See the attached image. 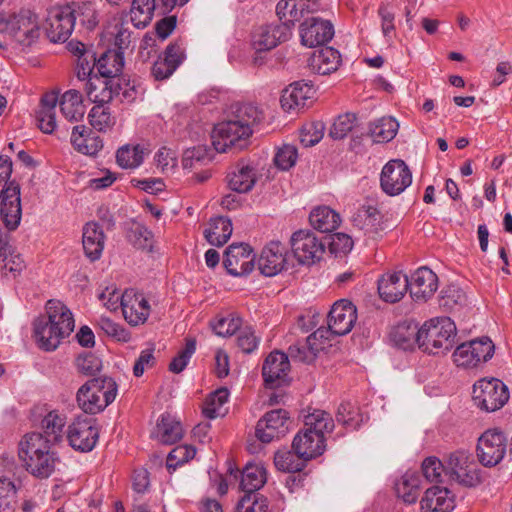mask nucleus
<instances>
[{
    "label": "nucleus",
    "instance_id": "62",
    "mask_svg": "<svg viewBox=\"0 0 512 512\" xmlns=\"http://www.w3.org/2000/svg\"><path fill=\"white\" fill-rule=\"evenodd\" d=\"M325 126L322 122H312L304 125L300 131V141L305 147H311L321 141Z\"/></svg>",
    "mask_w": 512,
    "mask_h": 512
},
{
    "label": "nucleus",
    "instance_id": "36",
    "mask_svg": "<svg viewBox=\"0 0 512 512\" xmlns=\"http://www.w3.org/2000/svg\"><path fill=\"white\" fill-rule=\"evenodd\" d=\"M58 95L54 92L45 94L36 113L39 128L44 133H52L56 129V106Z\"/></svg>",
    "mask_w": 512,
    "mask_h": 512
},
{
    "label": "nucleus",
    "instance_id": "28",
    "mask_svg": "<svg viewBox=\"0 0 512 512\" xmlns=\"http://www.w3.org/2000/svg\"><path fill=\"white\" fill-rule=\"evenodd\" d=\"M46 316L49 323L56 330L61 329L63 335L68 337L74 330L75 321L69 308L59 300H49L46 303Z\"/></svg>",
    "mask_w": 512,
    "mask_h": 512
},
{
    "label": "nucleus",
    "instance_id": "52",
    "mask_svg": "<svg viewBox=\"0 0 512 512\" xmlns=\"http://www.w3.org/2000/svg\"><path fill=\"white\" fill-rule=\"evenodd\" d=\"M304 460L295 451L279 450L274 456V464L276 468L283 472H298L304 467Z\"/></svg>",
    "mask_w": 512,
    "mask_h": 512
},
{
    "label": "nucleus",
    "instance_id": "21",
    "mask_svg": "<svg viewBox=\"0 0 512 512\" xmlns=\"http://www.w3.org/2000/svg\"><path fill=\"white\" fill-rule=\"evenodd\" d=\"M287 251L285 246L279 241H271L262 250L258 260L260 272L268 277L280 273L287 262Z\"/></svg>",
    "mask_w": 512,
    "mask_h": 512
},
{
    "label": "nucleus",
    "instance_id": "24",
    "mask_svg": "<svg viewBox=\"0 0 512 512\" xmlns=\"http://www.w3.org/2000/svg\"><path fill=\"white\" fill-rule=\"evenodd\" d=\"M422 512H452L455 508L454 495L445 487L428 488L420 501Z\"/></svg>",
    "mask_w": 512,
    "mask_h": 512
},
{
    "label": "nucleus",
    "instance_id": "50",
    "mask_svg": "<svg viewBox=\"0 0 512 512\" xmlns=\"http://www.w3.org/2000/svg\"><path fill=\"white\" fill-rule=\"evenodd\" d=\"M144 159V150L140 145H125L118 149L116 160L124 169H134L141 165Z\"/></svg>",
    "mask_w": 512,
    "mask_h": 512
},
{
    "label": "nucleus",
    "instance_id": "57",
    "mask_svg": "<svg viewBox=\"0 0 512 512\" xmlns=\"http://www.w3.org/2000/svg\"><path fill=\"white\" fill-rule=\"evenodd\" d=\"M267 510V499L256 493H245L236 508V512H267Z\"/></svg>",
    "mask_w": 512,
    "mask_h": 512
},
{
    "label": "nucleus",
    "instance_id": "49",
    "mask_svg": "<svg viewBox=\"0 0 512 512\" xmlns=\"http://www.w3.org/2000/svg\"><path fill=\"white\" fill-rule=\"evenodd\" d=\"M467 302L465 292L457 285L444 287L439 296V306L447 311L457 310Z\"/></svg>",
    "mask_w": 512,
    "mask_h": 512
},
{
    "label": "nucleus",
    "instance_id": "19",
    "mask_svg": "<svg viewBox=\"0 0 512 512\" xmlns=\"http://www.w3.org/2000/svg\"><path fill=\"white\" fill-rule=\"evenodd\" d=\"M292 35L288 26L269 24L258 27L252 35V46L257 52L269 51L287 41Z\"/></svg>",
    "mask_w": 512,
    "mask_h": 512
},
{
    "label": "nucleus",
    "instance_id": "10",
    "mask_svg": "<svg viewBox=\"0 0 512 512\" xmlns=\"http://www.w3.org/2000/svg\"><path fill=\"white\" fill-rule=\"evenodd\" d=\"M412 183V173L401 159L387 162L381 171L380 186L389 196L401 194Z\"/></svg>",
    "mask_w": 512,
    "mask_h": 512
},
{
    "label": "nucleus",
    "instance_id": "27",
    "mask_svg": "<svg viewBox=\"0 0 512 512\" xmlns=\"http://www.w3.org/2000/svg\"><path fill=\"white\" fill-rule=\"evenodd\" d=\"M353 226L364 234L374 237L384 229L383 217L380 211L372 205H362L352 216Z\"/></svg>",
    "mask_w": 512,
    "mask_h": 512
},
{
    "label": "nucleus",
    "instance_id": "14",
    "mask_svg": "<svg viewBox=\"0 0 512 512\" xmlns=\"http://www.w3.org/2000/svg\"><path fill=\"white\" fill-rule=\"evenodd\" d=\"M255 255L248 244H231L225 251L223 264L233 276H245L254 269Z\"/></svg>",
    "mask_w": 512,
    "mask_h": 512
},
{
    "label": "nucleus",
    "instance_id": "43",
    "mask_svg": "<svg viewBox=\"0 0 512 512\" xmlns=\"http://www.w3.org/2000/svg\"><path fill=\"white\" fill-rule=\"evenodd\" d=\"M421 490V478L416 472H406L396 483V493L405 503H415Z\"/></svg>",
    "mask_w": 512,
    "mask_h": 512
},
{
    "label": "nucleus",
    "instance_id": "64",
    "mask_svg": "<svg viewBox=\"0 0 512 512\" xmlns=\"http://www.w3.org/2000/svg\"><path fill=\"white\" fill-rule=\"evenodd\" d=\"M75 365L80 373L91 376L100 371L102 362L95 354L85 352L76 358Z\"/></svg>",
    "mask_w": 512,
    "mask_h": 512
},
{
    "label": "nucleus",
    "instance_id": "58",
    "mask_svg": "<svg viewBox=\"0 0 512 512\" xmlns=\"http://www.w3.org/2000/svg\"><path fill=\"white\" fill-rule=\"evenodd\" d=\"M422 473L427 481L440 483L443 475L445 476V463H442L437 457H427L422 462Z\"/></svg>",
    "mask_w": 512,
    "mask_h": 512
},
{
    "label": "nucleus",
    "instance_id": "16",
    "mask_svg": "<svg viewBox=\"0 0 512 512\" xmlns=\"http://www.w3.org/2000/svg\"><path fill=\"white\" fill-rule=\"evenodd\" d=\"M299 30L302 45L309 48L322 46L334 36L333 25L316 17L306 19L301 23Z\"/></svg>",
    "mask_w": 512,
    "mask_h": 512
},
{
    "label": "nucleus",
    "instance_id": "32",
    "mask_svg": "<svg viewBox=\"0 0 512 512\" xmlns=\"http://www.w3.org/2000/svg\"><path fill=\"white\" fill-rule=\"evenodd\" d=\"M71 144L78 152L96 155L103 147L101 138L85 125H77L71 133Z\"/></svg>",
    "mask_w": 512,
    "mask_h": 512
},
{
    "label": "nucleus",
    "instance_id": "6",
    "mask_svg": "<svg viewBox=\"0 0 512 512\" xmlns=\"http://www.w3.org/2000/svg\"><path fill=\"white\" fill-rule=\"evenodd\" d=\"M481 470L473 455L465 450L451 453L445 460V476L465 487H476L482 481Z\"/></svg>",
    "mask_w": 512,
    "mask_h": 512
},
{
    "label": "nucleus",
    "instance_id": "30",
    "mask_svg": "<svg viewBox=\"0 0 512 512\" xmlns=\"http://www.w3.org/2000/svg\"><path fill=\"white\" fill-rule=\"evenodd\" d=\"M184 59V50L178 44L167 46L164 57L159 58L152 66V75L156 80L170 77Z\"/></svg>",
    "mask_w": 512,
    "mask_h": 512
},
{
    "label": "nucleus",
    "instance_id": "53",
    "mask_svg": "<svg viewBox=\"0 0 512 512\" xmlns=\"http://www.w3.org/2000/svg\"><path fill=\"white\" fill-rule=\"evenodd\" d=\"M276 14L281 22L280 25L288 26L289 32H292L295 22L301 17L296 0H280L276 5Z\"/></svg>",
    "mask_w": 512,
    "mask_h": 512
},
{
    "label": "nucleus",
    "instance_id": "40",
    "mask_svg": "<svg viewBox=\"0 0 512 512\" xmlns=\"http://www.w3.org/2000/svg\"><path fill=\"white\" fill-rule=\"evenodd\" d=\"M124 66L123 52L107 50L96 62V67L104 79H118Z\"/></svg>",
    "mask_w": 512,
    "mask_h": 512
},
{
    "label": "nucleus",
    "instance_id": "9",
    "mask_svg": "<svg viewBox=\"0 0 512 512\" xmlns=\"http://www.w3.org/2000/svg\"><path fill=\"white\" fill-rule=\"evenodd\" d=\"M507 450V437L498 428L488 429L478 438L477 457L485 467L499 464Z\"/></svg>",
    "mask_w": 512,
    "mask_h": 512
},
{
    "label": "nucleus",
    "instance_id": "60",
    "mask_svg": "<svg viewBox=\"0 0 512 512\" xmlns=\"http://www.w3.org/2000/svg\"><path fill=\"white\" fill-rule=\"evenodd\" d=\"M210 160L211 157L207 148L205 146H197L187 149L184 152L182 158V166L184 169H193L196 168L197 165L204 164Z\"/></svg>",
    "mask_w": 512,
    "mask_h": 512
},
{
    "label": "nucleus",
    "instance_id": "42",
    "mask_svg": "<svg viewBox=\"0 0 512 512\" xmlns=\"http://www.w3.org/2000/svg\"><path fill=\"white\" fill-rule=\"evenodd\" d=\"M266 480V470L262 464L248 463L242 471L240 487L245 493H255Z\"/></svg>",
    "mask_w": 512,
    "mask_h": 512
},
{
    "label": "nucleus",
    "instance_id": "18",
    "mask_svg": "<svg viewBox=\"0 0 512 512\" xmlns=\"http://www.w3.org/2000/svg\"><path fill=\"white\" fill-rule=\"evenodd\" d=\"M289 371L288 355L280 351H273L263 363L262 376L266 386L276 388L286 381Z\"/></svg>",
    "mask_w": 512,
    "mask_h": 512
},
{
    "label": "nucleus",
    "instance_id": "63",
    "mask_svg": "<svg viewBox=\"0 0 512 512\" xmlns=\"http://www.w3.org/2000/svg\"><path fill=\"white\" fill-rule=\"evenodd\" d=\"M356 117L352 113L338 116L333 122L329 135L333 139H343L354 127Z\"/></svg>",
    "mask_w": 512,
    "mask_h": 512
},
{
    "label": "nucleus",
    "instance_id": "11",
    "mask_svg": "<svg viewBox=\"0 0 512 512\" xmlns=\"http://www.w3.org/2000/svg\"><path fill=\"white\" fill-rule=\"evenodd\" d=\"M292 252L301 264L311 265L319 261L325 251V246L316 235L307 230H299L290 239Z\"/></svg>",
    "mask_w": 512,
    "mask_h": 512
},
{
    "label": "nucleus",
    "instance_id": "7",
    "mask_svg": "<svg viewBox=\"0 0 512 512\" xmlns=\"http://www.w3.org/2000/svg\"><path fill=\"white\" fill-rule=\"evenodd\" d=\"M473 399L482 410L494 412L508 401V388L499 379H481L474 384Z\"/></svg>",
    "mask_w": 512,
    "mask_h": 512
},
{
    "label": "nucleus",
    "instance_id": "55",
    "mask_svg": "<svg viewBox=\"0 0 512 512\" xmlns=\"http://www.w3.org/2000/svg\"><path fill=\"white\" fill-rule=\"evenodd\" d=\"M114 97L119 98L121 102L132 103L141 94V87L135 81L123 78L113 79Z\"/></svg>",
    "mask_w": 512,
    "mask_h": 512
},
{
    "label": "nucleus",
    "instance_id": "23",
    "mask_svg": "<svg viewBox=\"0 0 512 512\" xmlns=\"http://www.w3.org/2000/svg\"><path fill=\"white\" fill-rule=\"evenodd\" d=\"M293 450L304 460L320 456L325 451V438L315 431L302 429L297 433L292 443Z\"/></svg>",
    "mask_w": 512,
    "mask_h": 512
},
{
    "label": "nucleus",
    "instance_id": "56",
    "mask_svg": "<svg viewBox=\"0 0 512 512\" xmlns=\"http://www.w3.org/2000/svg\"><path fill=\"white\" fill-rule=\"evenodd\" d=\"M233 118L237 123L247 125L249 130H252L253 126L261 121L262 112L252 104H243L236 108Z\"/></svg>",
    "mask_w": 512,
    "mask_h": 512
},
{
    "label": "nucleus",
    "instance_id": "59",
    "mask_svg": "<svg viewBox=\"0 0 512 512\" xmlns=\"http://www.w3.org/2000/svg\"><path fill=\"white\" fill-rule=\"evenodd\" d=\"M337 421L347 428L357 429L362 421L358 408L353 404L342 403L337 411Z\"/></svg>",
    "mask_w": 512,
    "mask_h": 512
},
{
    "label": "nucleus",
    "instance_id": "54",
    "mask_svg": "<svg viewBox=\"0 0 512 512\" xmlns=\"http://www.w3.org/2000/svg\"><path fill=\"white\" fill-rule=\"evenodd\" d=\"M24 268V260L9 245L0 247V270L7 274L20 272Z\"/></svg>",
    "mask_w": 512,
    "mask_h": 512
},
{
    "label": "nucleus",
    "instance_id": "41",
    "mask_svg": "<svg viewBox=\"0 0 512 512\" xmlns=\"http://www.w3.org/2000/svg\"><path fill=\"white\" fill-rule=\"evenodd\" d=\"M233 228L230 219L217 217L210 220L208 228L204 230V237L212 246H222L231 237Z\"/></svg>",
    "mask_w": 512,
    "mask_h": 512
},
{
    "label": "nucleus",
    "instance_id": "4",
    "mask_svg": "<svg viewBox=\"0 0 512 512\" xmlns=\"http://www.w3.org/2000/svg\"><path fill=\"white\" fill-rule=\"evenodd\" d=\"M0 32L9 35L22 46H30L40 35L38 17L30 10L0 17Z\"/></svg>",
    "mask_w": 512,
    "mask_h": 512
},
{
    "label": "nucleus",
    "instance_id": "48",
    "mask_svg": "<svg viewBox=\"0 0 512 512\" xmlns=\"http://www.w3.org/2000/svg\"><path fill=\"white\" fill-rule=\"evenodd\" d=\"M66 415L57 410L50 411L42 419L41 426L44 430L43 435L51 439L52 444L59 441L62 437L63 428L66 425Z\"/></svg>",
    "mask_w": 512,
    "mask_h": 512
},
{
    "label": "nucleus",
    "instance_id": "45",
    "mask_svg": "<svg viewBox=\"0 0 512 512\" xmlns=\"http://www.w3.org/2000/svg\"><path fill=\"white\" fill-rule=\"evenodd\" d=\"M229 391L219 388L211 393L205 400L202 408L203 415L208 419H215L226 413L224 405L228 402Z\"/></svg>",
    "mask_w": 512,
    "mask_h": 512
},
{
    "label": "nucleus",
    "instance_id": "3",
    "mask_svg": "<svg viewBox=\"0 0 512 512\" xmlns=\"http://www.w3.org/2000/svg\"><path fill=\"white\" fill-rule=\"evenodd\" d=\"M117 395V384L110 377L93 378L77 391L79 408L87 414H97L111 404Z\"/></svg>",
    "mask_w": 512,
    "mask_h": 512
},
{
    "label": "nucleus",
    "instance_id": "51",
    "mask_svg": "<svg viewBox=\"0 0 512 512\" xmlns=\"http://www.w3.org/2000/svg\"><path fill=\"white\" fill-rule=\"evenodd\" d=\"M88 119L91 126L100 132L110 130L116 123V119L107 105L93 106L88 114Z\"/></svg>",
    "mask_w": 512,
    "mask_h": 512
},
{
    "label": "nucleus",
    "instance_id": "35",
    "mask_svg": "<svg viewBox=\"0 0 512 512\" xmlns=\"http://www.w3.org/2000/svg\"><path fill=\"white\" fill-rule=\"evenodd\" d=\"M113 79L90 77L85 83L88 99L95 105H106L114 98Z\"/></svg>",
    "mask_w": 512,
    "mask_h": 512
},
{
    "label": "nucleus",
    "instance_id": "44",
    "mask_svg": "<svg viewBox=\"0 0 512 512\" xmlns=\"http://www.w3.org/2000/svg\"><path fill=\"white\" fill-rule=\"evenodd\" d=\"M334 428V421L332 416L320 409H315L313 412L304 417V428L307 431L316 432L325 438L327 433H331Z\"/></svg>",
    "mask_w": 512,
    "mask_h": 512
},
{
    "label": "nucleus",
    "instance_id": "12",
    "mask_svg": "<svg viewBox=\"0 0 512 512\" xmlns=\"http://www.w3.org/2000/svg\"><path fill=\"white\" fill-rule=\"evenodd\" d=\"M99 438V431L95 419L89 417H77L68 426L67 440L69 445L77 451H91Z\"/></svg>",
    "mask_w": 512,
    "mask_h": 512
},
{
    "label": "nucleus",
    "instance_id": "37",
    "mask_svg": "<svg viewBox=\"0 0 512 512\" xmlns=\"http://www.w3.org/2000/svg\"><path fill=\"white\" fill-rule=\"evenodd\" d=\"M256 182L255 169L248 164L239 163L228 174V185L231 190L238 193L249 192Z\"/></svg>",
    "mask_w": 512,
    "mask_h": 512
},
{
    "label": "nucleus",
    "instance_id": "2",
    "mask_svg": "<svg viewBox=\"0 0 512 512\" xmlns=\"http://www.w3.org/2000/svg\"><path fill=\"white\" fill-rule=\"evenodd\" d=\"M456 325L449 317H435L426 321L418 330L416 341L424 351L445 354L455 344Z\"/></svg>",
    "mask_w": 512,
    "mask_h": 512
},
{
    "label": "nucleus",
    "instance_id": "20",
    "mask_svg": "<svg viewBox=\"0 0 512 512\" xmlns=\"http://www.w3.org/2000/svg\"><path fill=\"white\" fill-rule=\"evenodd\" d=\"M121 309L125 320L133 326L143 324L150 313L148 301L134 290H126L122 294Z\"/></svg>",
    "mask_w": 512,
    "mask_h": 512
},
{
    "label": "nucleus",
    "instance_id": "39",
    "mask_svg": "<svg viewBox=\"0 0 512 512\" xmlns=\"http://www.w3.org/2000/svg\"><path fill=\"white\" fill-rule=\"evenodd\" d=\"M309 221L314 229L329 233L334 231L341 223L340 215L327 206H320L312 210Z\"/></svg>",
    "mask_w": 512,
    "mask_h": 512
},
{
    "label": "nucleus",
    "instance_id": "33",
    "mask_svg": "<svg viewBox=\"0 0 512 512\" xmlns=\"http://www.w3.org/2000/svg\"><path fill=\"white\" fill-rule=\"evenodd\" d=\"M341 63L340 53L332 47H323L315 51L310 58V69L319 75H328L338 69Z\"/></svg>",
    "mask_w": 512,
    "mask_h": 512
},
{
    "label": "nucleus",
    "instance_id": "15",
    "mask_svg": "<svg viewBox=\"0 0 512 512\" xmlns=\"http://www.w3.org/2000/svg\"><path fill=\"white\" fill-rule=\"evenodd\" d=\"M357 320V309L346 299L335 302L328 315V331L338 335L348 334Z\"/></svg>",
    "mask_w": 512,
    "mask_h": 512
},
{
    "label": "nucleus",
    "instance_id": "38",
    "mask_svg": "<svg viewBox=\"0 0 512 512\" xmlns=\"http://www.w3.org/2000/svg\"><path fill=\"white\" fill-rule=\"evenodd\" d=\"M62 115L68 121H79L85 114L82 95L78 90L70 89L66 91L59 100Z\"/></svg>",
    "mask_w": 512,
    "mask_h": 512
},
{
    "label": "nucleus",
    "instance_id": "61",
    "mask_svg": "<svg viewBox=\"0 0 512 512\" xmlns=\"http://www.w3.org/2000/svg\"><path fill=\"white\" fill-rule=\"evenodd\" d=\"M195 350L196 341L194 339H187L185 347L181 349L170 362L169 370L173 373L182 372L186 368L192 355L195 353Z\"/></svg>",
    "mask_w": 512,
    "mask_h": 512
},
{
    "label": "nucleus",
    "instance_id": "22",
    "mask_svg": "<svg viewBox=\"0 0 512 512\" xmlns=\"http://www.w3.org/2000/svg\"><path fill=\"white\" fill-rule=\"evenodd\" d=\"M437 287V275L431 269L421 267L412 274L408 289L415 301H426L435 293Z\"/></svg>",
    "mask_w": 512,
    "mask_h": 512
},
{
    "label": "nucleus",
    "instance_id": "26",
    "mask_svg": "<svg viewBox=\"0 0 512 512\" xmlns=\"http://www.w3.org/2000/svg\"><path fill=\"white\" fill-rule=\"evenodd\" d=\"M314 95L313 87L307 83L295 82L282 92L280 103L286 112L299 111L307 105Z\"/></svg>",
    "mask_w": 512,
    "mask_h": 512
},
{
    "label": "nucleus",
    "instance_id": "46",
    "mask_svg": "<svg viewBox=\"0 0 512 512\" xmlns=\"http://www.w3.org/2000/svg\"><path fill=\"white\" fill-rule=\"evenodd\" d=\"M398 122L392 117H382L370 124L369 132L375 142H389L397 134Z\"/></svg>",
    "mask_w": 512,
    "mask_h": 512
},
{
    "label": "nucleus",
    "instance_id": "8",
    "mask_svg": "<svg viewBox=\"0 0 512 512\" xmlns=\"http://www.w3.org/2000/svg\"><path fill=\"white\" fill-rule=\"evenodd\" d=\"M252 132L247 125H241L233 118L214 127L211 135L212 145L219 153H224L233 147L242 149Z\"/></svg>",
    "mask_w": 512,
    "mask_h": 512
},
{
    "label": "nucleus",
    "instance_id": "5",
    "mask_svg": "<svg viewBox=\"0 0 512 512\" xmlns=\"http://www.w3.org/2000/svg\"><path fill=\"white\" fill-rule=\"evenodd\" d=\"M91 11L87 4H67L51 9L47 17L46 33L50 41L65 42L71 35L77 17L83 12Z\"/></svg>",
    "mask_w": 512,
    "mask_h": 512
},
{
    "label": "nucleus",
    "instance_id": "31",
    "mask_svg": "<svg viewBox=\"0 0 512 512\" xmlns=\"http://www.w3.org/2000/svg\"><path fill=\"white\" fill-rule=\"evenodd\" d=\"M34 335L38 346L45 351L56 350L61 342L67 338L61 329L56 330L45 317L34 321Z\"/></svg>",
    "mask_w": 512,
    "mask_h": 512
},
{
    "label": "nucleus",
    "instance_id": "1",
    "mask_svg": "<svg viewBox=\"0 0 512 512\" xmlns=\"http://www.w3.org/2000/svg\"><path fill=\"white\" fill-rule=\"evenodd\" d=\"M18 457L23 468L36 479H47L60 462L51 439L40 432L26 433L18 443Z\"/></svg>",
    "mask_w": 512,
    "mask_h": 512
},
{
    "label": "nucleus",
    "instance_id": "25",
    "mask_svg": "<svg viewBox=\"0 0 512 512\" xmlns=\"http://www.w3.org/2000/svg\"><path fill=\"white\" fill-rule=\"evenodd\" d=\"M409 278L402 272L388 273L378 281L380 297L390 303H395L403 298L408 290Z\"/></svg>",
    "mask_w": 512,
    "mask_h": 512
},
{
    "label": "nucleus",
    "instance_id": "29",
    "mask_svg": "<svg viewBox=\"0 0 512 512\" xmlns=\"http://www.w3.org/2000/svg\"><path fill=\"white\" fill-rule=\"evenodd\" d=\"M151 437L162 444H174L183 437L181 422L169 413H163L151 432Z\"/></svg>",
    "mask_w": 512,
    "mask_h": 512
},
{
    "label": "nucleus",
    "instance_id": "13",
    "mask_svg": "<svg viewBox=\"0 0 512 512\" xmlns=\"http://www.w3.org/2000/svg\"><path fill=\"white\" fill-rule=\"evenodd\" d=\"M289 430V415L283 409L267 412L256 426V436L263 443H270L284 436Z\"/></svg>",
    "mask_w": 512,
    "mask_h": 512
},
{
    "label": "nucleus",
    "instance_id": "47",
    "mask_svg": "<svg viewBox=\"0 0 512 512\" xmlns=\"http://www.w3.org/2000/svg\"><path fill=\"white\" fill-rule=\"evenodd\" d=\"M155 10V0H133L130 9V19L136 28L146 27L152 20Z\"/></svg>",
    "mask_w": 512,
    "mask_h": 512
},
{
    "label": "nucleus",
    "instance_id": "17",
    "mask_svg": "<svg viewBox=\"0 0 512 512\" xmlns=\"http://www.w3.org/2000/svg\"><path fill=\"white\" fill-rule=\"evenodd\" d=\"M0 216L8 230H15L20 224L22 217L20 187L14 182H11L3 192Z\"/></svg>",
    "mask_w": 512,
    "mask_h": 512
},
{
    "label": "nucleus",
    "instance_id": "34",
    "mask_svg": "<svg viewBox=\"0 0 512 512\" xmlns=\"http://www.w3.org/2000/svg\"><path fill=\"white\" fill-rule=\"evenodd\" d=\"M82 243L85 255L95 261L100 258L104 249L105 236L101 227L95 223H87L83 228Z\"/></svg>",
    "mask_w": 512,
    "mask_h": 512
}]
</instances>
